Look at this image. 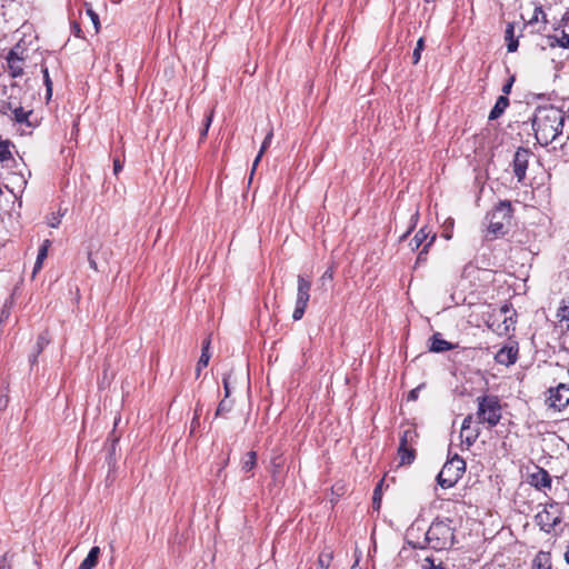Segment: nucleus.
I'll list each match as a JSON object with an SVG mask.
<instances>
[{"mask_svg": "<svg viewBox=\"0 0 569 569\" xmlns=\"http://www.w3.org/2000/svg\"><path fill=\"white\" fill-rule=\"evenodd\" d=\"M31 114V111L24 110V108L19 104L18 108L14 107V110L10 112V116L16 122L23 123L27 122L28 117Z\"/></svg>", "mask_w": 569, "mask_h": 569, "instance_id": "nucleus-27", "label": "nucleus"}, {"mask_svg": "<svg viewBox=\"0 0 569 569\" xmlns=\"http://www.w3.org/2000/svg\"><path fill=\"white\" fill-rule=\"evenodd\" d=\"M51 241L49 239H46L39 248L37 260L33 267V276L42 268V263L48 256Z\"/></svg>", "mask_w": 569, "mask_h": 569, "instance_id": "nucleus-19", "label": "nucleus"}, {"mask_svg": "<svg viewBox=\"0 0 569 569\" xmlns=\"http://www.w3.org/2000/svg\"><path fill=\"white\" fill-rule=\"evenodd\" d=\"M222 382L224 388V398H228L230 396L229 376L224 375Z\"/></svg>", "mask_w": 569, "mask_h": 569, "instance_id": "nucleus-45", "label": "nucleus"}, {"mask_svg": "<svg viewBox=\"0 0 569 569\" xmlns=\"http://www.w3.org/2000/svg\"><path fill=\"white\" fill-rule=\"evenodd\" d=\"M11 558L8 553L3 555L0 563V569H10V567L7 565V561Z\"/></svg>", "mask_w": 569, "mask_h": 569, "instance_id": "nucleus-48", "label": "nucleus"}, {"mask_svg": "<svg viewBox=\"0 0 569 569\" xmlns=\"http://www.w3.org/2000/svg\"><path fill=\"white\" fill-rule=\"evenodd\" d=\"M63 216V213H56V212H52L51 214H49L47 217V223L51 227V228H58L60 222H61V217Z\"/></svg>", "mask_w": 569, "mask_h": 569, "instance_id": "nucleus-34", "label": "nucleus"}, {"mask_svg": "<svg viewBox=\"0 0 569 569\" xmlns=\"http://www.w3.org/2000/svg\"><path fill=\"white\" fill-rule=\"evenodd\" d=\"M122 169V164L119 159L113 160V171L117 174Z\"/></svg>", "mask_w": 569, "mask_h": 569, "instance_id": "nucleus-50", "label": "nucleus"}, {"mask_svg": "<svg viewBox=\"0 0 569 569\" xmlns=\"http://www.w3.org/2000/svg\"><path fill=\"white\" fill-rule=\"evenodd\" d=\"M565 124V112L553 106L539 107L532 120L537 141L548 146L561 134Z\"/></svg>", "mask_w": 569, "mask_h": 569, "instance_id": "nucleus-1", "label": "nucleus"}, {"mask_svg": "<svg viewBox=\"0 0 569 569\" xmlns=\"http://www.w3.org/2000/svg\"><path fill=\"white\" fill-rule=\"evenodd\" d=\"M419 388H416V389H412L409 393H408V400L410 401H415L417 400L418 398V395H419Z\"/></svg>", "mask_w": 569, "mask_h": 569, "instance_id": "nucleus-47", "label": "nucleus"}, {"mask_svg": "<svg viewBox=\"0 0 569 569\" xmlns=\"http://www.w3.org/2000/svg\"><path fill=\"white\" fill-rule=\"evenodd\" d=\"M466 470V462L458 455L449 459L437 476L438 485L443 489L453 487L462 477Z\"/></svg>", "mask_w": 569, "mask_h": 569, "instance_id": "nucleus-5", "label": "nucleus"}, {"mask_svg": "<svg viewBox=\"0 0 569 569\" xmlns=\"http://www.w3.org/2000/svg\"><path fill=\"white\" fill-rule=\"evenodd\" d=\"M478 410L477 420L479 423H487L492 428L497 426L501 419V405L497 396L485 395L477 398Z\"/></svg>", "mask_w": 569, "mask_h": 569, "instance_id": "nucleus-2", "label": "nucleus"}, {"mask_svg": "<svg viewBox=\"0 0 569 569\" xmlns=\"http://www.w3.org/2000/svg\"><path fill=\"white\" fill-rule=\"evenodd\" d=\"M429 231L426 230V228H421L415 237L410 241V247L412 250H418L420 246L427 240L429 236Z\"/></svg>", "mask_w": 569, "mask_h": 569, "instance_id": "nucleus-26", "label": "nucleus"}, {"mask_svg": "<svg viewBox=\"0 0 569 569\" xmlns=\"http://www.w3.org/2000/svg\"><path fill=\"white\" fill-rule=\"evenodd\" d=\"M530 156H531L530 150L527 148H522V147L518 148L515 153L512 166H513V173H515L518 182H522L526 177Z\"/></svg>", "mask_w": 569, "mask_h": 569, "instance_id": "nucleus-10", "label": "nucleus"}, {"mask_svg": "<svg viewBox=\"0 0 569 569\" xmlns=\"http://www.w3.org/2000/svg\"><path fill=\"white\" fill-rule=\"evenodd\" d=\"M512 216L510 201H500L489 213L488 232L495 238L505 236Z\"/></svg>", "mask_w": 569, "mask_h": 569, "instance_id": "nucleus-4", "label": "nucleus"}, {"mask_svg": "<svg viewBox=\"0 0 569 569\" xmlns=\"http://www.w3.org/2000/svg\"><path fill=\"white\" fill-rule=\"evenodd\" d=\"M532 569H551V558L549 552L539 551L532 561Z\"/></svg>", "mask_w": 569, "mask_h": 569, "instance_id": "nucleus-18", "label": "nucleus"}, {"mask_svg": "<svg viewBox=\"0 0 569 569\" xmlns=\"http://www.w3.org/2000/svg\"><path fill=\"white\" fill-rule=\"evenodd\" d=\"M325 277H326V278H331V273L326 272V273H323V278H325Z\"/></svg>", "mask_w": 569, "mask_h": 569, "instance_id": "nucleus-55", "label": "nucleus"}, {"mask_svg": "<svg viewBox=\"0 0 569 569\" xmlns=\"http://www.w3.org/2000/svg\"><path fill=\"white\" fill-rule=\"evenodd\" d=\"M510 308L508 306L501 307L500 315L503 316V320L502 325H499L497 328L499 335H506L511 328L513 329L515 321L511 316H508Z\"/></svg>", "mask_w": 569, "mask_h": 569, "instance_id": "nucleus-14", "label": "nucleus"}, {"mask_svg": "<svg viewBox=\"0 0 569 569\" xmlns=\"http://www.w3.org/2000/svg\"><path fill=\"white\" fill-rule=\"evenodd\" d=\"M559 47L569 48V34L562 31L561 36L557 39Z\"/></svg>", "mask_w": 569, "mask_h": 569, "instance_id": "nucleus-39", "label": "nucleus"}, {"mask_svg": "<svg viewBox=\"0 0 569 569\" xmlns=\"http://www.w3.org/2000/svg\"><path fill=\"white\" fill-rule=\"evenodd\" d=\"M209 346H210V339H206L202 343V352L200 356V359L197 363V375L199 376L200 371L206 368L210 360V352H209Z\"/></svg>", "mask_w": 569, "mask_h": 569, "instance_id": "nucleus-20", "label": "nucleus"}, {"mask_svg": "<svg viewBox=\"0 0 569 569\" xmlns=\"http://www.w3.org/2000/svg\"><path fill=\"white\" fill-rule=\"evenodd\" d=\"M471 423H472V416L471 415L466 416L462 421V425H461V430L468 431L471 428Z\"/></svg>", "mask_w": 569, "mask_h": 569, "instance_id": "nucleus-42", "label": "nucleus"}, {"mask_svg": "<svg viewBox=\"0 0 569 569\" xmlns=\"http://www.w3.org/2000/svg\"><path fill=\"white\" fill-rule=\"evenodd\" d=\"M2 194V189L0 188V196Z\"/></svg>", "mask_w": 569, "mask_h": 569, "instance_id": "nucleus-56", "label": "nucleus"}, {"mask_svg": "<svg viewBox=\"0 0 569 569\" xmlns=\"http://www.w3.org/2000/svg\"><path fill=\"white\" fill-rule=\"evenodd\" d=\"M546 405L553 411H562L569 405V386L559 383L549 388Z\"/></svg>", "mask_w": 569, "mask_h": 569, "instance_id": "nucleus-8", "label": "nucleus"}, {"mask_svg": "<svg viewBox=\"0 0 569 569\" xmlns=\"http://www.w3.org/2000/svg\"><path fill=\"white\" fill-rule=\"evenodd\" d=\"M418 433L413 428L406 429L401 437L399 447L400 448H415V445L417 442Z\"/></svg>", "mask_w": 569, "mask_h": 569, "instance_id": "nucleus-16", "label": "nucleus"}, {"mask_svg": "<svg viewBox=\"0 0 569 569\" xmlns=\"http://www.w3.org/2000/svg\"><path fill=\"white\" fill-rule=\"evenodd\" d=\"M460 436L462 438V442L466 443L467 448L471 447L477 438L479 437V430L470 428L468 431L461 430Z\"/></svg>", "mask_w": 569, "mask_h": 569, "instance_id": "nucleus-28", "label": "nucleus"}, {"mask_svg": "<svg viewBox=\"0 0 569 569\" xmlns=\"http://www.w3.org/2000/svg\"><path fill=\"white\" fill-rule=\"evenodd\" d=\"M325 277H326V278H331V273L326 272V273H323V278H325Z\"/></svg>", "mask_w": 569, "mask_h": 569, "instance_id": "nucleus-54", "label": "nucleus"}, {"mask_svg": "<svg viewBox=\"0 0 569 569\" xmlns=\"http://www.w3.org/2000/svg\"><path fill=\"white\" fill-rule=\"evenodd\" d=\"M398 457L400 465H410L416 459L415 448H398Z\"/></svg>", "mask_w": 569, "mask_h": 569, "instance_id": "nucleus-24", "label": "nucleus"}, {"mask_svg": "<svg viewBox=\"0 0 569 569\" xmlns=\"http://www.w3.org/2000/svg\"><path fill=\"white\" fill-rule=\"evenodd\" d=\"M332 560L330 552H322L318 558L319 569H328Z\"/></svg>", "mask_w": 569, "mask_h": 569, "instance_id": "nucleus-31", "label": "nucleus"}, {"mask_svg": "<svg viewBox=\"0 0 569 569\" xmlns=\"http://www.w3.org/2000/svg\"><path fill=\"white\" fill-rule=\"evenodd\" d=\"M211 121H212V112H210L209 114H207L206 117V122H204V127H203V130L201 131V137H206L208 130H209V127L211 124Z\"/></svg>", "mask_w": 569, "mask_h": 569, "instance_id": "nucleus-41", "label": "nucleus"}, {"mask_svg": "<svg viewBox=\"0 0 569 569\" xmlns=\"http://www.w3.org/2000/svg\"><path fill=\"white\" fill-rule=\"evenodd\" d=\"M425 48V40L423 38H420L418 41H417V46L413 50V53H412V62L416 64L419 62L420 58H421V51L423 50Z\"/></svg>", "mask_w": 569, "mask_h": 569, "instance_id": "nucleus-32", "label": "nucleus"}, {"mask_svg": "<svg viewBox=\"0 0 569 569\" xmlns=\"http://www.w3.org/2000/svg\"><path fill=\"white\" fill-rule=\"evenodd\" d=\"M505 40L509 52H515L518 49V40L515 39V27L512 23H508L507 26Z\"/></svg>", "mask_w": 569, "mask_h": 569, "instance_id": "nucleus-21", "label": "nucleus"}, {"mask_svg": "<svg viewBox=\"0 0 569 569\" xmlns=\"http://www.w3.org/2000/svg\"><path fill=\"white\" fill-rule=\"evenodd\" d=\"M508 106L509 99L506 96H500L489 113V120L498 119L505 112Z\"/></svg>", "mask_w": 569, "mask_h": 569, "instance_id": "nucleus-17", "label": "nucleus"}, {"mask_svg": "<svg viewBox=\"0 0 569 569\" xmlns=\"http://www.w3.org/2000/svg\"><path fill=\"white\" fill-rule=\"evenodd\" d=\"M20 102L11 94L8 101H2L0 103V112L6 116H10V112L14 110V107L18 108Z\"/></svg>", "mask_w": 569, "mask_h": 569, "instance_id": "nucleus-29", "label": "nucleus"}, {"mask_svg": "<svg viewBox=\"0 0 569 569\" xmlns=\"http://www.w3.org/2000/svg\"><path fill=\"white\" fill-rule=\"evenodd\" d=\"M197 425H199V416L196 413V416H194V418L192 419V422H191V431L194 430Z\"/></svg>", "mask_w": 569, "mask_h": 569, "instance_id": "nucleus-51", "label": "nucleus"}, {"mask_svg": "<svg viewBox=\"0 0 569 569\" xmlns=\"http://www.w3.org/2000/svg\"><path fill=\"white\" fill-rule=\"evenodd\" d=\"M453 539V529L445 521H433L426 532V542L435 550L449 549Z\"/></svg>", "mask_w": 569, "mask_h": 569, "instance_id": "nucleus-3", "label": "nucleus"}, {"mask_svg": "<svg viewBox=\"0 0 569 569\" xmlns=\"http://www.w3.org/2000/svg\"><path fill=\"white\" fill-rule=\"evenodd\" d=\"M7 402H8V400H7V399H4V400H1V399H0V408L6 407V406H7Z\"/></svg>", "mask_w": 569, "mask_h": 569, "instance_id": "nucleus-53", "label": "nucleus"}, {"mask_svg": "<svg viewBox=\"0 0 569 569\" xmlns=\"http://www.w3.org/2000/svg\"><path fill=\"white\" fill-rule=\"evenodd\" d=\"M545 17V12L541 7H536L532 17L528 20L529 23L538 22L539 17Z\"/></svg>", "mask_w": 569, "mask_h": 569, "instance_id": "nucleus-38", "label": "nucleus"}, {"mask_svg": "<svg viewBox=\"0 0 569 569\" xmlns=\"http://www.w3.org/2000/svg\"><path fill=\"white\" fill-rule=\"evenodd\" d=\"M10 141L2 140L0 138V161H8L12 158V153L10 151Z\"/></svg>", "mask_w": 569, "mask_h": 569, "instance_id": "nucleus-30", "label": "nucleus"}, {"mask_svg": "<svg viewBox=\"0 0 569 569\" xmlns=\"http://www.w3.org/2000/svg\"><path fill=\"white\" fill-rule=\"evenodd\" d=\"M557 318L559 323L569 330V300H562V303L557 311Z\"/></svg>", "mask_w": 569, "mask_h": 569, "instance_id": "nucleus-23", "label": "nucleus"}, {"mask_svg": "<svg viewBox=\"0 0 569 569\" xmlns=\"http://www.w3.org/2000/svg\"><path fill=\"white\" fill-rule=\"evenodd\" d=\"M512 83H513V78H510L508 80V82L506 84H503V87H502L503 96H507L510 92Z\"/></svg>", "mask_w": 569, "mask_h": 569, "instance_id": "nucleus-46", "label": "nucleus"}, {"mask_svg": "<svg viewBox=\"0 0 569 569\" xmlns=\"http://www.w3.org/2000/svg\"><path fill=\"white\" fill-rule=\"evenodd\" d=\"M518 347L516 345H509L502 347L495 356L498 363L503 366H511L517 361Z\"/></svg>", "mask_w": 569, "mask_h": 569, "instance_id": "nucleus-12", "label": "nucleus"}, {"mask_svg": "<svg viewBox=\"0 0 569 569\" xmlns=\"http://www.w3.org/2000/svg\"><path fill=\"white\" fill-rule=\"evenodd\" d=\"M87 14L90 17V19L94 26L96 32H98L99 28H100L99 16L91 8L87 9Z\"/></svg>", "mask_w": 569, "mask_h": 569, "instance_id": "nucleus-37", "label": "nucleus"}, {"mask_svg": "<svg viewBox=\"0 0 569 569\" xmlns=\"http://www.w3.org/2000/svg\"><path fill=\"white\" fill-rule=\"evenodd\" d=\"M232 408V401H229L227 400V398H224L223 400L220 401L218 408H217V411H216V416H222L227 412H229Z\"/></svg>", "mask_w": 569, "mask_h": 569, "instance_id": "nucleus-33", "label": "nucleus"}, {"mask_svg": "<svg viewBox=\"0 0 569 569\" xmlns=\"http://www.w3.org/2000/svg\"><path fill=\"white\" fill-rule=\"evenodd\" d=\"M272 137H273V131L272 129L267 133L262 144H261V148L259 150V153L258 156L256 157L254 161H253V164H252V171H251V174H253L258 163L260 162L263 153L266 152V150L268 149V147L270 146L271 143V140H272ZM252 179V176H250V180Z\"/></svg>", "mask_w": 569, "mask_h": 569, "instance_id": "nucleus-22", "label": "nucleus"}, {"mask_svg": "<svg viewBox=\"0 0 569 569\" xmlns=\"http://www.w3.org/2000/svg\"><path fill=\"white\" fill-rule=\"evenodd\" d=\"M42 72H43L44 84H46V88H47V97L50 98L51 93H52V82H51V79L49 77L48 69L43 68Z\"/></svg>", "mask_w": 569, "mask_h": 569, "instance_id": "nucleus-36", "label": "nucleus"}, {"mask_svg": "<svg viewBox=\"0 0 569 569\" xmlns=\"http://www.w3.org/2000/svg\"><path fill=\"white\" fill-rule=\"evenodd\" d=\"M382 485H383V480H381L375 488V491H373V506L376 509H379L380 508V502H381V488H382Z\"/></svg>", "mask_w": 569, "mask_h": 569, "instance_id": "nucleus-35", "label": "nucleus"}, {"mask_svg": "<svg viewBox=\"0 0 569 569\" xmlns=\"http://www.w3.org/2000/svg\"><path fill=\"white\" fill-rule=\"evenodd\" d=\"M311 282L302 276H298L297 279V299L296 306L292 313L295 321L300 320L306 311L308 301L310 299Z\"/></svg>", "mask_w": 569, "mask_h": 569, "instance_id": "nucleus-7", "label": "nucleus"}, {"mask_svg": "<svg viewBox=\"0 0 569 569\" xmlns=\"http://www.w3.org/2000/svg\"><path fill=\"white\" fill-rule=\"evenodd\" d=\"M526 480L531 487H535L540 491H546L547 489L549 490L551 488L550 475L547 470L537 465H532L531 467L527 468Z\"/></svg>", "mask_w": 569, "mask_h": 569, "instance_id": "nucleus-9", "label": "nucleus"}, {"mask_svg": "<svg viewBox=\"0 0 569 569\" xmlns=\"http://www.w3.org/2000/svg\"><path fill=\"white\" fill-rule=\"evenodd\" d=\"M72 30H73V33H74L76 37H78V38L82 37L81 36V28H80V26L77 22H74L72 24Z\"/></svg>", "mask_w": 569, "mask_h": 569, "instance_id": "nucleus-49", "label": "nucleus"}, {"mask_svg": "<svg viewBox=\"0 0 569 569\" xmlns=\"http://www.w3.org/2000/svg\"><path fill=\"white\" fill-rule=\"evenodd\" d=\"M428 566H426V569H445L441 563H435L433 559L426 558L425 560Z\"/></svg>", "mask_w": 569, "mask_h": 569, "instance_id": "nucleus-43", "label": "nucleus"}, {"mask_svg": "<svg viewBox=\"0 0 569 569\" xmlns=\"http://www.w3.org/2000/svg\"><path fill=\"white\" fill-rule=\"evenodd\" d=\"M100 557V548L99 547H92L87 555V557L82 560L78 569H93L97 563L98 559Z\"/></svg>", "mask_w": 569, "mask_h": 569, "instance_id": "nucleus-15", "label": "nucleus"}, {"mask_svg": "<svg viewBox=\"0 0 569 569\" xmlns=\"http://www.w3.org/2000/svg\"><path fill=\"white\" fill-rule=\"evenodd\" d=\"M541 530L550 532L561 521V511L558 503L546 505L535 517Z\"/></svg>", "mask_w": 569, "mask_h": 569, "instance_id": "nucleus-6", "label": "nucleus"}, {"mask_svg": "<svg viewBox=\"0 0 569 569\" xmlns=\"http://www.w3.org/2000/svg\"><path fill=\"white\" fill-rule=\"evenodd\" d=\"M436 239V236L432 234L430 240L423 246L422 250L420 251L419 256H418V261L420 260H423V254H426L428 252V248L432 244V242L435 241Z\"/></svg>", "mask_w": 569, "mask_h": 569, "instance_id": "nucleus-40", "label": "nucleus"}, {"mask_svg": "<svg viewBox=\"0 0 569 569\" xmlns=\"http://www.w3.org/2000/svg\"><path fill=\"white\" fill-rule=\"evenodd\" d=\"M23 57L20 56V47L16 46L11 49L7 56V63L10 76L12 78H18L23 74Z\"/></svg>", "mask_w": 569, "mask_h": 569, "instance_id": "nucleus-11", "label": "nucleus"}, {"mask_svg": "<svg viewBox=\"0 0 569 569\" xmlns=\"http://www.w3.org/2000/svg\"><path fill=\"white\" fill-rule=\"evenodd\" d=\"M43 343H44V339L42 337L39 338L38 340V348H39V352L41 351L42 347H43Z\"/></svg>", "mask_w": 569, "mask_h": 569, "instance_id": "nucleus-52", "label": "nucleus"}, {"mask_svg": "<svg viewBox=\"0 0 569 569\" xmlns=\"http://www.w3.org/2000/svg\"><path fill=\"white\" fill-rule=\"evenodd\" d=\"M257 463V453L254 451H248L241 459V469L244 472L252 470Z\"/></svg>", "mask_w": 569, "mask_h": 569, "instance_id": "nucleus-25", "label": "nucleus"}, {"mask_svg": "<svg viewBox=\"0 0 569 569\" xmlns=\"http://www.w3.org/2000/svg\"><path fill=\"white\" fill-rule=\"evenodd\" d=\"M430 351L443 352L453 349V345L441 338L440 333H435L430 339Z\"/></svg>", "mask_w": 569, "mask_h": 569, "instance_id": "nucleus-13", "label": "nucleus"}, {"mask_svg": "<svg viewBox=\"0 0 569 569\" xmlns=\"http://www.w3.org/2000/svg\"><path fill=\"white\" fill-rule=\"evenodd\" d=\"M88 261H89V264L90 267L94 270V271H101V268L98 266L96 259L93 258L92 253L89 252L88 254Z\"/></svg>", "mask_w": 569, "mask_h": 569, "instance_id": "nucleus-44", "label": "nucleus"}]
</instances>
